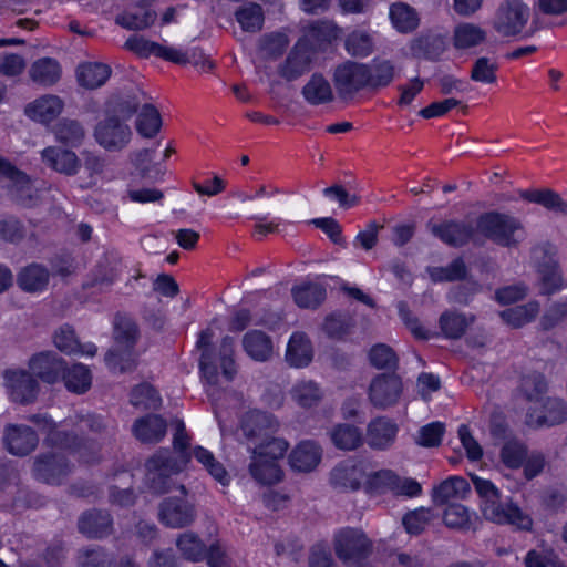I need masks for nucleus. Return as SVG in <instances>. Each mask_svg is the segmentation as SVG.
<instances>
[{"label": "nucleus", "mask_w": 567, "mask_h": 567, "mask_svg": "<svg viewBox=\"0 0 567 567\" xmlns=\"http://www.w3.org/2000/svg\"><path fill=\"white\" fill-rule=\"evenodd\" d=\"M398 426L385 416L371 421L367 430V443L374 450H386L395 441Z\"/></svg>", "instance_id": "24"}, {"label": "nucleus", "mask_w": 567, "mask_h": 567, "mask_svg": "<svg viewBox=\"0 0 567 567\" xmlns=\"http://www.w3.org/2000/svg\"><path fill=\"white\" fill-rule=\"evenodd\" d=\"M315 54L307 41H297L288 55L277 68L279 76L286 81H296L311 70Z\"/></svg>", "instance_id": "13"}, {"label": "nucleus", "mask_w": 567, "mask_h": 567, "mask_svg": "<svg viewBox=\"0 0 567 567\" xmlns=\"http://www.w3.org/2000/svg\"><path fill=\"white\" fill-rule=\"evenodd\" d=\"M105 363L114 373L131 372L136 368V353L134 349L115 346L105 354Z\"/></svg>", "instance_id": "48"}, {"label": "nucleus", "mask_w": 567, "mask_h": 567, "mask_svg": "<svg viewBox=\"0 0 567 567\" xmlns=\"http://www.w3.org/2000/svg\"><path fill=\"white\" fill-rule=\"evenodd\" d=\"M54 344L66 354L93 357L97 349L93 343L81 344L72 326L63 324L54 333Z\"/></svg>", "instance_id": "28"}, {"label": "nucleus", "mask_w": 567, "mask_h": 567, "mask_svg": "<svg viewBox=\"0 0 567 567\" xmlns=\"http://www.w3.org/2000/svg\"><path fill=\"white\" fill-rule=\"evenodd\" d=\"M237 22L246 32H259L262 29L265 17L262 7L255 2H249L235 12Z\"/></svg>", "instance_id": "51"}, {"label": "nucleus", "mask_w": 567, "mask_h": 567, "mask_svg": "<svg viewBox=\"0 0 567 567\" xmlns=\"http://www.w3.org/2000/svg\"><path fill=\"white\" fill-rule=\"evenodd\" d=\"M346 50L352 56L364 58L373 51V40L364 31H353L346 39Z\"/></svg>", "instance_id": "64"}, {"label": "nucleus", "mask_w": 567, "mask_h": 567, "mask_svg": "<svg viewBox=\"0 0 567 567\" xmlns=\"http://www.w3.org/2000/svg\"><path fill=\"white\" fill-rule=\"evenodd\" d=\"M80 533L89 538H103L112 533V518L104 511H89L78 522Z\"/></svg>", "instance_id": "25"}, {"label": "nucleus", "mask_w": 567, "mask_h": 567, "mask_svg": "<svg viewBox=\"0 0 567 567\" xmlns=\"http://www.w3.org/2000/svg\"><path fill=\"white\" fill-rule=\"evenodd\" d=\"M301 95L311 106L326 105L332 103L336 99L331 83L320 72L311 74L301 89Z\"/></svg>", "instance_id": "22"}, {"label": "nucleus", "mask_w": 567, "mask_h": 567, "mask_svg": "<svg viewBox=\"0 0 567 567\" xmlns=\"http://www.w3.org/2000/svg\"><path fill=\"white\" fill-rule=\"evenodd\" d=\"M251 476L264 485H272L281 481L282 472L278 463L271 458L251 456L249 464Z\"/></svg>", "instance_id": "40"}, {"label": "nucleus", "mask_w": 567, "mask_h": 567, "mask_svg": "<svg viewBox=\"0 0 567 567\" xmlns=\"http://www.w3.org/2000/svg\"><path fill=\"white\" fill-rule=\"evenodd\" d=\"M292 399L303 408L317 405L322 399V391L313 381H300L291 390Z\"/></svg>", "instance_id": "57"}, {"label": "nucleus", "mask_w": 567, "mask_h": 567, "mask_svg": "<svg viewBox=\"0 0 567 567\" xmlns=\"http://www.w3.org/2000/svg\"><path fill=\"white\" fill-rule=\"evenodd\" d=\"M352 327V318L342 312H334L324 319L323 331L331 339H342L346 337Z\"/></svg>", "instance_id": "63"}, {"label": "nucleus", "mask_w": 567, "mask_h": 567, "mask_svg": "<svg viewBox=\"0 0 567 567\" xmlns=\"http://www.w3.org/2000/svg\"><path fill=\"white\" fill-rule=\"evenodd\" d=\"M64 102L53 94H45L27 104L25 115L39 123L48 124L55 120L63 111Z\"/></svg>", "instance_id": "21"}, {"label": "nucleus", "mask_w": 567, "mask_h": 567, "mask_svg": "<svg viewBox=\"0 0 567 567\" xmlns=\"http://www.w3.org/2000/svg\"><path fill=\"white\" fill-rule=\"evenodd\" d=\"M197 517L195 505L184 497H166L159 504V522L168 528H185Z\"/></svg>", "instance_id": "10"}, {"label": "nucleus", "mask_w": 567, "mask_h": 567, "mask_svg": "<svg viewBox=\"0 0 567 567\" xmlns=\"http://www.w3.org/2000/svg\"><path fill=\"white\" fill-rule=\"evenodd\" d=\"M29 368L42 381L54 383L64 371V360L53 352H41L30 359Z\"/></svg>", "instance_id": "23"}, {"label": "nucleus", "mask_w": 567, "mask_h": 567, "mask_svg": "<svg viewBox=\"0 0 567 567\" xmlns=\"http://www.w3.org/2000/svg\"><path fill=\"white\" fill-rule=\"evenodd\" d=\"M429 274L433 281H455L466 277L467 268L462 258H456L445 267L430 268Z\"/></svg>", "instance_id": "62"}, {"label": "nucleus", "mask_w": 567, "mask_h": 567, "mask_svg": "<svg viewBox=\"0 0 567 567\" xmlns=\"http://www.w3.org/2000/svg\"><path fill=\"white\" fill-rule=\"evenodd\" d=\"M131 403L141 410H156L161 406L162 399L152 385L140 384L131 393Z\"/></svg>", "instance_id": "61"}, {"label": "nucleus", "mask_w": 567, "mask_h": 567, "mask_svg": "<svg viewBox=\"0 0 567 567\" xmlns=\"http://www.w3.org/2000/svg\"><path fill=\"white\" fill-rule=\"evenodd\" d=\"M243 348L248 357L258 362H266L274 354L271 338L260 330H250L243 337Z\"/></svg>", "instance_id": "27"}, {"label": "nucleus", "mask_w": 567, "mask_h": 567, "mask_svg": "<svg viewBox=\"0 0 567 567\" xmlns=\"http://www.w3.org/2000/svg\"><path fill=\"white\" fill-rule=\"evenodd\" d=\"M567 419V404L557 398H547L544 403V414L534 419L528 415V423L535 427L554 426Z\"/></svg>", "instance_id": "38"}, {"label": "nucleus", "mask_w": 567, "mask_h": 567, "mask_svg": "<svg viewBox=\"0 0 567 567\" xmlns=\"http://www.w3.org/2000/svg\"><path fill=\"white\" fill-rule=\"evenodd\" d=\"M146 468L150 487L164 494L171 489V475L179 473L183 466L168 450H159L147 461Z\"/></svg>", "instance_id": "6"}, {"label": "nucleus", "mask_w": 567, "mask_h": 567, "mask_svg": "<svg viewBox=\"0 0 567 567\" xmlns=\"http://www.w3.org/2000/svg\"><path fill=\"white\" fill-rule=\"evenodd\" d=\"M138 337L135 321L127 316L117 313L114 319V339L117 347L134 349Z\"/></svg>", "instance_id": "50"}, {"label": "nucleus", "mask_w": 567, "mask_h": 567, "mask_svg": "<svg viewBox=\"0 0 567 567\" xmlns=\"http://www.w3.org/2000/svg\"><path fill=\"white\" fill-rule=\"evenodd\" d=\"M79 567H114V558L99 546L83 547L76 556Z\"/></svg>", "instance_id": "55"}, {"label": "nucleus", "mask_w": 567, "mask_h": 567, "mask_svg": "<svg viewBox=\"0 0 567 567\" xmlns=\"http://www.w3.org/2000/svg\"><path fill=\"white\" fill-rule=\"evenodd\" d=\"M3 441L11 454L24 456L37 447L39 437L28 425L10 424L4 429Z\"/></svg>", "instance_id": "18"}, {"label": "nucleus", "mask_w": 567, "mask_h": 567, "mask_svg": "<svg viewBox=\"0 0 567 567\" xmlns=\"http://www.w3.org/2000/svg\"><path fill=\"white\" fill-rule=\"evenodd\" d=\"M539 312V303L530 301L526 305L516 306L501 312L502 319L513 328H519L530 322Z\"/></svg>", "instance_id": "54"}, {"label": "nucleus", "mask_w": 567, "mask_h": 567, "mask_svg": "<svg viewBox=\"0 0 567 567\" xmlns=\"http://www.w3.org/2000/svg\"><path fill=\"white\" fill-rule=\"evenodd\" d=\"M367 91L377 92L389 86L395 78L396 69L392 61L373 59L363 63Z\"/></svg>", "instance_id": "19"}, {"label": "nucleus", "mask_w": 567, "mask_h": 567, "mask_svg": "<svg viewBox=\"0 0 567 567\" xmlns=\"http://www.w3.org/2000/svg\"><path fill=\"white\" fill-rule=\"evenodd\" d=\"M71 466L61 453H47L39 455L33 465L37 480L47 484L58 485L69 475Z\"/></svg>", "instance_id": "15"}, {"label": "nucleus", "mask_w": 567, "mask_h": 567, "mask_svg": "<svg viewBox=\"0 0 567 567\" xmlns=\"http://www.w3.org/2000/svg\"><path fill=\"white\" fill-rule=\"evenodd\" d=\"M363 477L362 467L351 460L340 462L330 472L331 485L342 492L358 491Z\"/></svg>", "instance_id": "20"}, {"label": "nucleus", "mask_w": 567, "mask_h": 567, "mask_svg": "<svg viewBox=\"0 0 567 567\" xmlns=\"http://www.w3.org/2000/svg\"><path fill=\"white\" fill-rule=\"evenodd\" d=\"M111 75V68L104 63H85L78 68L76 78L81 86L97 89L102 86Z\"/></svg>", "instance_id": "41"}, {"label": "nucleus", "mask_w": 567, "mask_h": 567, "mask_svg": "<svg viewBox=\"0 0 567 567\" xmlns=\"http://www.w3.org/2000/svg\"><path fill=\"white\" fill-rule=\"evenodd\" d=\"M336 92L342 101L353 100L361 91H367L363 63L347 60L332 72Z\"/></svg>", "instance_id": "5"}, {"label": "nucleus", "mask_w": 567, "mask_h": 567, "mask_svg": "<svg viewBox=\"0 0 567 567\" xmlns=\"http://www.w3.org/2000/svg\"><path fill=\"white\" fill-rule=\"evenodd\" d=\"M477 230L502 247H516L520 241L523 225L516 217L498 212H488L477 218Z\"/></svg>", "instance_id": "3"}, {"label": "nucleus", "mask_w": 567, "mask_h": 567, "mask_svg": "<svg viewBox=\"0 0 567 567\" xmlns=\"http://www.w3.org/2000/svg\"><path fill=\"white\" fill-rule=\"evenodd\" d=\"M0 176L7 179L6 187L12 198L24 206L32 202V186L27 174L13 166L9 161L0 157Z\"/></svg>", "instance_id": "17"}, {"label": "nucleus", "mask_w": 567, "mask_h": 567, "mask_svg": "<svg viewBox=\"0 0 567 567\" xmlns=\"http://www.w3.org/2000/svg\"><path fill=\"white\" fill-rule=\"evenodd\" d=\"M414 55L427 60H437L446 49L444 37L440 34H423L413 41L411 47Z\"/></svg>", "instance_id": "46"}, {"label": "nucleus", "mask_w": 567, "mask_h": 567, "mask_svg": "<svg viewBox=\"0 0 567 567\" xmlns=\"http://www.w3.org/2000/svg\"><path fill=\"white\" fill-rule=\"evenodd\" d=\"M166 421L159 415L150 414L135 421L133 432L143 443H157L166 435Z\"/></svg>", "instance_id": "31"}, {"label": "nucleus", "mask_w": 567, "mask_h": 567, "mask_svg": "<svg viewBox=\"0 0 567 567\" xmlns=\"http://www.w3.org/2000/svg\"><path fill=\"white\" fill-rule=\"evenodd\" d=\"M336 556L348 567H362L373 550L372 540L360 528L343 527L333 535Z\"/></svg>", "instance_id": "2"}, {"label": "nucleus", "mask_w": 567, "mask_h": 567, "mask_svg": "<svg viewBox=\"0 0 567 567\" xmlns=\"http://www.w3.org/2000/svg\"><path fill=\"white\" fill-rule=\"evenodd\" d=\"M486 33L480 27L472 23H462L455 28L454 45L458 49H468L482 43Z\"/></svg>", "instance_id": "58"}, {"label": "nucleus", "mask_w": 567, "mask_h": 567, "mask_svg": "<svg viewBox=\"0 0 567 567\" xmlns=\"http://www.w3.org/2000/svg\"><path fill=\"white\" fill-rule=\"evenodd\" d=\"M473 317L467 318L457 311H444L439 320L442 333L447 339H460L473 323Z\"/></svg>", "instance_id": "47"}, {"label": "nucleus", "mask_w": 567, "mask_h": 567, "mask_svg": "<svg viewBox=\"0 0 567 567\" xmlns=\"http://www.w3.org/2000/svg\"><path fill=\"white\" fill-rule=\"evenodd\" d=\"M75 429L85 436L79 437L76 434L66 431H51L47 437L48 444L59 449L81 451L90 441L106 442L114 436V430L101 416L95 414L79 415Z\"/></svg>", "instance_id": "1"}, {"label": "nucleus", "mask_w": 567, "mask_h": 567, "mask_svg": "<svg viewBox=\"0 0 567 567\" xmlns=\"http://www.w3.org/2000/svg\"><path fill=\"white\" fill-rule=\"evenodd\" d=\"M321 460L320 447L311 441L298 444L289 455V464L296 472L308 473L313 471Z\"/></svg>", "instance_id": "26"}, {"label": "nucleus", "mask_w": 567, "mask_h": 567, "mask_svg": "<svg viewBox=\"0 0 567 567\" xmlns=\"http://www.w3.org/2000/svg\"><path fill=\"white\" fill-rule=\"evenodd\" d=\"M94 136L102 147L111 152H117L130 143L132 131L121 118L115 115H107L97 123Z\"/></svg>", "instance_id": "11"}, {"label": "nucleus", "mask_w": 567, "mask_h": 567, "mask_svg": "<svg viewBox=\"0 0 567 567\" xmlns=\"http://www.w3.org/2000/svg\"><path fill=\"white\" fill-rule=\"evenodd\" d=\"M529 17V8L522 0H505L495 12L493 28L502 37H516L523 32Z\"/></svg>", "instance_id": "4"}, {"label": "nucleus", "mask_w": 567, "mask_h": 567, "mask_svg": "<svg viewBox=\"0 0 567 567\" xmlns=\"http://www.w3.org/2000/svg\"><path fill=\"white\" fill-rule=\"evenodd\" d=\"M62 377L66 389L71 392L85 393L92 384V374L87 367L82 363H75L70 368L64 364Z\"/></svg>", "instance_id": "43"}, {"label": "nucleus", "mask_w": 567, "mask_h": 567, "mask_svg": "<svg viewBox=\"0 0 567 567\" xmlns=\"http://www.w3.org/2000/svg\"><path fill=\"white\" fill-rule=\"evenodd\" d=\"M55 138L68 146L76 147L85 137L83 126L75 120L62 118L53 127Z\"/></svg>", "instance_id": "49"}, {"label": "nucleus", "mask_w": 567, "mask_h": 567, "mask_svg": "<svg viewBox=\"0 0 567 567\" xmlns=\"http://www.w3.org/2000/svg\"><path fill=\"white\" fill-rule=\"evenodd\" d=\"M533 258L536 262L539 277L542 293L551 295L565 285L558 262L555 258V251L551 245L543 244L533 249Z\"/></svg>", "instance_id": "7"}, {"label": "nucleus", "mask_w": 567, "mask_h": 567, "mask_svg": "<svg viewBox=\"0 0 567 567\" xmlns=\"http://www.w3.org/2000/svg\"><path fill=\"white\" fill-rule=\"evenodd\" d=\"M313 357L310 339L303 332H295L288 342L286 351L287 362L295 368L307 367Z\"/></svg>", "instance_id": "33"}, {"label": "nucleus", "mask_w": 567, "mask_h": 567, "mask_svg": "<svg viewBox=\"0 0 567 567\" xmlns=\"http://www.w3.org/2000/svg\"><path fill=\"white\" fill-rule=\"evenodd\" d=\"M279 423L274 415L261 412L250 411L247 412L240 424V431L248 447H257V445L266 442L278 431Z\"/></svg>", "instance_id": "8"}, {"label": "nucleus", "mask_w": 567, "mask_h": 567, "mask_svg": "<svg viewBox=\"0 0 567 567\" xmlns=\"http://www.w3.org/2000/svg\"><path fill=\"white\" fill-rule=\"evenodd\" d=\"M470 492L467 481L460 476H452L434 487L432 498L434 504L443 505L450 501L464 498Z\"/></svg>", "instance_id": "39"}, {"label": "nucleus", "mask_w": 567, "mask_h": 567, "mask_svg": "<svg viewBox=\"0 0 567 567\" xmlns=\"http://www.w3.org/2000/svg\"><path fill=\"white\" fill-rule=\"evenodd\" d=\"M194 457L204 465V467L208 471V473L224 486L228 484L229 476L224 468L223 464L219 463L214 454L202 447L197 446L193 451Z\"/></svg>", "instance_id": "60"}, {"label": "nucleus", "mask_w": 567, "mask_h": 567, "mask_svg": "<svg viewBox=\"0 0 567 567\" xmlns=\"http://www.w3.org/2000/svg\"><path fill=\"white\" fill-rule=\"evenodd\" d=\"M157 14L150 8H142L141 12L125 11L115 18L116 24L127 30L140 31L154 24Z\"/></svg>", "instance_id": "53"}, {"label": "nucleus", "mask_w": 567, "mask_h": 567, "mask_svg": "<svg viewBox=\"0 0 567 567\" xmlns=\"http://www.w3.org/2000/svg\"><path fill=\"white\" fill-rule=\"evenodd\" d=\"M43 162L59 173L74 175L79 169V159L74 152L58 147H47L42 151Z\"/></svg>", "instance_id": "34"}, {"label": "nucleus", "mask_w": 567, "mask_h": 567, "mask_svg": "<svg viewBox=\"0 0 567 567\" xmlns=\"http://www.w3.org/2000/svg\"><path fill=\"white\" fill-rule=\"evenodd\" d=\"M3 379L12 401L21 404L34 402L39 392V383L31 372L8 369L3 372Z\"/></svg>", "instance_id": "12"}, {"label": "nucleus", "mask_w": 567, "mask_h": 567, "mask_svg": "<svg viewBox=\"0 0 567 567\" xmlns=\"http://www.w3.org/2000/svg\"><path fill=\"white\" fill-rule=\"evenodd\" d=\"M333 445L343 451H353L363 442L362 432L351 424H338L330 432Z\"/></svg>", "instance_id": "45"}, {"label": "nucleus", "mask_w": 567, "mask_h": 567, "mask_svg": "<svg viewBox=\"0 0 567 567\" xmlns=\"http://www.w3.org/2000/svg\"><path fill=\"white\" fill-rule=\"evenodd\" d=\"M519 196L524 200L542 205L556 214H567V203L550 188L519 190Z\"/></svg>", "instance_id": "36"}, {"label": "nucleus", "mask_w": 567, "mask_h": 567, "mask_svg": "<svg viewBox=\"0 0 567 567\" xmlns=\"http://www.w3.org/2000/svg\"><path fill=\"white\" fill-rule=\"evenodd\" d=\"M162 120L157 109L145 104L136 120V131L146 138L154 137L161 130Z\"/></svg>", "instance_id": "56"}, {"label": "nucleus", "mask_w": 567, "mask_h": 567, "mask_svg": "<svg viewBox=\"0 0 567 567\" xmlns=\"http://www.w3.org/2000/svg\"><path fill=\"white\" fill-rule=\"evenodd\" d=\"M213 338L214 331L210 328L203 330L199 333L196 347L200 350L199 368L203 377L210 385H216L218 382V372L217 368L213 363Z\"/></svg>", "instance_id": "29"}, {"label": "nucleus", "mask_w": 567, "mask_h": 567, "mask_svg": "<svg viewBox=\"0 0 567 567\" xmlns=\"http://www.w3.org/2000/svg\"><path fill=\"white\" fill-rule=\"evenodd\" d=\"M389 18L393 28L403 34L412 33L420 25V14L405 2H394L390 6Z\"/></svg>", "instance_id": "30"}, {"label": "nucleus", "mask_w": 567, "mask_h": 567, "mask_svg": "<svg viewBox=\"0 0 567 567\" xmlns=\"http://www.w3.org/2000/svg\"><path fill=\"white\" fill-rule=\"evenodd\" d=\"M484 517L496 524H511L522 530H529L532 518L514 504L503 505L501 498L481 505Z\"/></svg>", "instance_id": "16"}, {"label": "nucleus", "mask_w": 567, "mask_h": 567, "mask_svg": "<svg viewBox=\"0 0 567 567\" xmlns=\"http://www.w3.org/2000/svg\"><path fill=\"white\" fill-rule=\"evenodd\" d=\"M434 518L435 514L431 508L420 507L408 512L402 518V524L408 534L420 535Z\"/></svg>", "instance_id": "59"}, {"label": "nucleus", "mask_w": 567, "mask_h": 567, "mask_svg": "<svg viewBox=\"0 0 567 567\" xmlns=\"http://www.w3.org/2000/svg\"><path fill=\"white\" fill-rule=\"evenodd\" d=\"M426 228L442 243L455 248L465 246L475 234V228L471 223L455 219L441 223L429 221Z\"/></svg>", "instance_id": "14"}, {"label": "nucleus", "mask_w": 567, "mask_h": 567, "mask_svg": "<svg viewBox=\"0 0 567 567\" xmlns=\"http://www.w3.org/2000/svg\"><path fill=\"white\" fill-rule=\"evenodd\" d=\"M402 392L403 383L399 375L381 373L371 380L368 395L374 408L384 410L398 404Z\"/></svg>", "instance_id": "9"}, {"label": "nucleus", "mask_w": 567, "mask_h": 567, "mask_svg": "<svg viewBox=\"0 0 567 567\" xmlns=\"http://www.w3.org/2000/svg\"><path fill=\"white\" fill-rule=\"evenodd\" d=\"M175 544L181 555L189 561L196 563L206 558L207 545L194 532L179 534Z\"/></svg>", "instance_id": "42"}, {"label": "nucleus", "mask_w": 567, "mask_h": 567, "mask_svg": "<svg viewBox=\"0 0 567 567\" xmlns=\"http://www.w3.org/2000/svg\"><path fill=\"white\" fill-rule=\"evenodd\" d=\"M50 272L43 265L30 264L17 275L18 286L25 292H39L47 288Z\"/></svg>", "instance_id": "32"}, {"label": "nucleus", "mask_w": 567, "mask_h": 567, "mask_svg": "<svg viewBox=\"0 0 567 567\" xmlns=\"http://www.w3.org/2000/svg\"><path fill=\"white\" fill-rule=\"evenodd\" d=\"M338 31L330 21H316L307 27L305 37L298 41H307L308 48L315 53L316 49L336 40Z\"/></svg>", "instance_id": "37"}, {"label": "nucleus", "mask_w": 567, "mask_h": 567, "mask_svg": "<svg viewBox=\"0 0 567 567\" xmlns=\"http://www.w3.org/2000/svg\"><path fill=\"white\" fill-rule=\"evenodd\" d=\"M291 293L297 306L306 309H316L327 297L324 287L319 284L293 287Z\"/></svg>", "instance_id": "44"}, {"label": "nucleus", "mask_w": 567, "mask_h": 567, "mask_svg": "<svg viewBox=\"0 0 567 567\" xmlns=\"http://www.w3.org/2000/svg\"><path fill=\"white\" fill-rule=\"evenodd\" d=\"M527 454V446L516 437H505L499 452L503 464L508 468H519L524 464Z\"/></svg>", "instance_id": "52"}, {"label": "nucleus", "mask_w": 567, "mask_h": 567, "mask_svg": "<svg viewBox=\"0 0 567 567\" xmlns=\"http://www.w3.org/2000/svg\"><path fill=\"white\" fill-rule=\"evenodd\" d=\"M62 69L53 58H41L34 61L29 70L31 80L41 86H52L61 78Z\"/></svg>", "instance_id": "35"}]
</instances>
